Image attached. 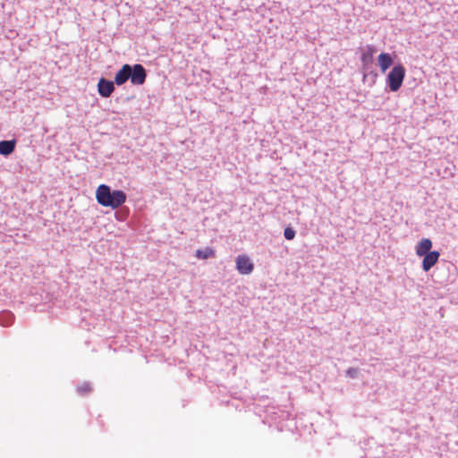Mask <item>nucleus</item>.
Wrapping results in <instances>:
<instances>
[{
    "mask_svg": "<svg viewBox=\"0 0 458 458\" xmlns=\"http://www.w3.org/2000/svg\"><path fill=\"white\" fill-rule=\"evenodd\" d=\"M96 199L99 205L116 209L125 203L126 193L121 190L111 191L106 184H100L96 190Z\"/></svg>",
    "mask_w": 458,
    "mask_h": 458,
    "instance_id": "obj_1",
    "label": "nucleus"
},
{
    "mask_svg": "<svg viewBox=\"0 0 458 458\" xmlns=\"http://www.w3.org/2000/svg\"><path fill=\"white\" fill-rule=\"evenodd\" d=\"M405 68L403 64H395L387 75V82L391 91H397L404 80Z\"/></svg>",
    "mask_w": 458,
    "mask_h": 458,
    "instance_id": "obj_2",
    "label": "nucleus"
},
{
    "mask_svg": "<svg viewBox=\"0 0 458 458\" xmlns=\"http://www.w3.org/2000/svg\"><path fill=\"white\" fill-rule=\"evenodd\" d=\"M131 75L130 76V80L131 84L138 86L144 84L147 78V72L141 64H137L131 66Z\"/></svg>",
    "mask_w": 458,
    "mask_h": 458,
    "instance_id": "obj_3",
    "label": "nucleus"
},
{
    "mask_svg": "<svg viewBox=\"0 0 458 458\" xmlns=\"http://www.w3.org/2000/svg\"><path fill=\"white\" fill-rule=\"evenodd\" d=\"M236 269L242 275H249L254 269V265L246 255H239L235 260Z\"/></svg>",
    "mask_w": 458,
    "mask_h": 458,
    "instance_id": "obj_4",
    "label": "nucleus"
},
{
    "mask_svg": "<svg viewBox=\"0 0 458 458\" xmlns=\"http://www.w3.org/2000/svg\"><path fill=\"white\" fill-rule=\"evenodd\" d=\"M114 81H107L104 78L100 79L98 83V90L103 98H108L114 90Z\"/></svg>",
    "mask_w": 458,
    "mask_h": 458,
    "instance_id": "obj_5",
    "label": "nucleus"
},
{
    "mask_svg": "<svg viewBox=\"0 0 458 458\" xmlns=\"http://www.w3.org/2000/svg\"><path fill=\"white\" fill-rule=\"evenodd\" d=\"M131 66L130 64H123V67L115 73L114 83L118 86L125 83L131 75Z\"/></svg>",
    "mask_w": 458,
    "mask_h": 458,
    "instance_id": "obj_6",
    "label": "nucleus"
},
{
    "mask_svg": "<svg viewBox=\"0 0 458 458\" xmlns=\"http://www.w3.org/2000/svg\"><path fill=\"white\" fill-rule=\"evenodd\" d=\"M422 268L425 272H428L433 267L438 261L440 253L437 250L430 251L429 253L423 256Z\"/></svg>",
    "mask_w": 458,
    "mask_h": 458,
    "instance_id": "obj_7",
    "label": "nucleus"
},
{
    "mask_svg": "<svg viewBox=\"0 0 458 458\" xmlns=\"http://www.w3.org/2000/svg\"><path fill=\"white\" fill-rule=\"evenodd\" d=\"M432 248V242L431 240L425 238L422 239L416 246L415 250L416 254L419 257H422L428 253L430 252V250Z\"/></svg>",
    "mask_w": 458,
    "mask_h": 458,
    "instance_id": "obj_8",
    "label": "nucleus"
},
{
    "mask_svg": "<svg viewBox=\"0 0 458 458\" xmlns=\"http://www.w3.org/2000/svg\"><path fill=\"white\" fill-rule=\"evenodd\" d=\"M378 65L382 72H385L393 64V58L388 53H381L377 57Z\"/></svg>",
    "mask_w": 458,
    "mask_h": 458,
    "instance_id": "obj_9",
    "label": "nucleus"
},
{
    "mask_svg": "<svg viewBox=\"0 0 458 458\" xmlns=\"http://www.w3.org/2000/svg\"><path fill=\"white\" fill-rule=\"evenodd\" d=\"M376 53V47L372 45H369L366 47L365 50L363 51L360 60L363 65H368L369 64L372 63L374 54Z\"/></svg>",
    "mask_w": 458,
    "mask_h": 458,
    "instance_id": "obj_10",
    "label": "nucleus"
},
{
    "mask_svg": "<svg viewBox=\"0 0 458 458\" xmlns=\"http://www.w3.org/2000/svg\"><path fill=\"white\" fill-rule=\"evenodd\" d=\"M16 140H2L0 141V154L3 156H8L12 154L15 148Z\"/></svg>",
    "mask_w": 458,
    "mask_h": 458,
    "instance_id": "obj_11",
    "label": "nucleus"
},
{
    "mask_svg": "<svg viewBox=\"0 0 458 458\" xmlns=\"http://www.w3.org/2000/svg\"><path fill=\"white\" fill-rule=\"evenodd\" d=\"M195 256H196V258H198L199 259H208L210 258H215L216 251L212 248L207 247L203 250H198L196 251Z\"/></svg>",
    "mask_w": 458,
    "mask_h": 458,
    "instance_id": "obj_12",
    "label": "nucleus"
},
{
    "mask_svg": "<svg viewBox=\"0 0 458 458\" xmlns=\"http://www.w3.org/2000/svg\"><path fill=\"white\" fill-rule=\"evenodd\" d=\"M77 390L81 394H86L91 391V386L89 383H83L78 386Z\"/></svg>",
    "mask_w": 458,
    "mask_h": 458,
    "instance_id": "obj_13",
    "label": "nucleus"
},
{
    "mask_svg": "<svg viewBox=\"0 0 458 458\" xmlns=\"http://www.w3.org/2000/svg\"><path fill=\"white\" fill-rule=\"evenodd\" d=\"M284 235L287 240H293L295 237V231L291 227H286Z\"/></svg>",
    "mask_w": 458,
    "mask_h": 458,
    "instance_id": "obj_14",
    "label": "nucleus"
},
{
    "mask_svg": "<svg viewBox=\"0 0 458 458\" xmlns=\"http://www.w3.org/2000/svg\"><path fill=\"white\" fill-rule=\"evenodd\" d=\"M347 375L350 377H356L359 374V369H356V368H350L347 369L346 371Z\"/></svg>",
    "mask_w": 458,
    "mask_h": 458,
    "instance_id": "obj_15",
    "label": "nucleus"
}]
</instances>
